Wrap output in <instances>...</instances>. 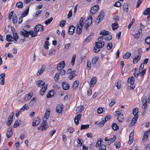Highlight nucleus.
<instances>
[{
  "label": "nucleus",
  "instance_id": "obj_1",
  "mask_svg": "<svg viewBox=\"0 0 150 150\" xmlns=\"http://www.w3.org/2000/svg\"><path fill=\"white\" fill-rule=\"evenodd\" d=\"M95 47H94V50L95 52H98L100 51V48L104 46V42L103 41L96 42L95 44Z\"/></svg>",
  "mask_w": 150,
  "mask_h": 150
},
{
  "label": "nucleus",
  "instance_id": "obj_2",
  "mask_svg": "<svg viewBox=\"0 0 150 150\" xmlns=\"http://www.w3.org/2000/svg\"><path fill=\"white\" fill-rule=\"evenodd\" d=\"M48 123L46 120H43L41 126L38 127V129H41L42 131H44L46 130L48 127Z\"/></svg>",
  "mask_w": 150,
  "mask_h": 150
},
{
  "label": "nucleus",
  "instance_id": "obj_3",
  "mask_svg": "<svg viewBox=\"0 0 150 150\" xmlns=\"http://www.w3.org/2000/svg\"><path fill=\"white\" fill-rule=\"evenodd\" d=\"M44 29L43 26L41 24L37 25L34 28V31L36 33L39 31H42Z\"/></svg>",
  "mask_w": 150,
  "mask_h": 150
},
{
  "label": "nucleus",
  "instance_id": "obj_4",
  "mask_svg": "<svg viewBox=\"0 0 150 150\" xmlns=\"http://www.w3.org/2000/svg\"><path fill=\"white\" fill-rule=\"evenodd\" d=\"M65 66V62L64 61H62L58 65L57 67V69L58 70H61Z\"/></svg>",
  "mask_w": 150,
  "mask_h": 150
},
{
  "label": "nucleus",
  "instance_id": "obj_5",
  "mask_svg": "<svg viewBox=\"0 0 150 150\" xmlns=\"http://www.w3.org/2000/svg\"><path fill=\"white\" fill-rule=\"evenodd\" d=\"M99 6L98 5H96L92 7L91 10L90 12L92 14H95L98 10Z\"/></svg>",
  "mask_w": 150,
  "mask_h": 150
},
{
  "label": "nucleus",
  "instance_id": "obj_6",
  "mask_svg": "<svg viewBox=\"0 0 150 150\" xmlns=\"http://www.w3.org/2000/svg\"><path fill=\"white\" fill-rule=\"evenodd\" d=\"M11 30L13 33L14 40L16 41L17 40L18 38V36L17 33L15 31L14 28H12Z\"/></svg>",
  "mask_w": 150,
  "mask_h": 150
},
{
  "label": "nucleus",
  "instance_id": "obj_7",
  "mask_svg": "<svg viewBox=\"0 0 150 150\" xmlns=\"http://www.w3.org/2000/svg\"><path fill=\"white\" fill-rule=\"evenodd\" d=\"M5 74L4 73L0 75V83L1 85H4L5 82Z\"/></svg>",
  "mask_w": 150,
  "mask_h": 150
},
{
  "label": "nucleus",
  "instance_id": "obj_8",
  "mask_svg": "<svg viewBox=\"0 0 150 150\" xmlns=\"http://www.w3.org/2000/svg\"><path fill=\"white\" fill-rule=\"evenodd\" d=\"M147 98L146 97H144L142 100V108L143 109H146L147 108Z\"/></svg>",
  "mask_w": 150,
  "mask_h": 150
},
{
  "label": "nucleus",
  "instance_id": "obj_9",
  "mask_svg": "<svg viewBox=\"0 0 150 150\" xmlns=\"http://www.w3.org/2000/svg\"><path fill=\"white\" fill-rule=\"evenodd\" d=\"M45 69V66L44 65H42L40 68V69L37 73L36 75L37 76H38L42 74Z\"/></svg>",
  "mask_w": 150,
  "mask_h": 150
},
{
  "label": "nucleus",
  "instance_id": "obj_10",
  "mask_svg": "<svg viewBox=\"0 0 150 150\" xmlns=\"http://www.w3.org/2000/svg\"><path fill=\"white\" fill-rule=\"evenodd\" d=\"M104 13L103 11H101L100 13V14L98 17L97 19L96 20V21L98 23H99L100 21V20H102L104 16Z\"/></svg>",
  "mask_w": 150,
  "mask_h": 150
},
{
  "label": "nucleus",
  "instance_id": "obj_11",
  "mask_svg": "<svg viewBox=\"0 0 150 150\" xmlns=\"http://www.w3.org/2000/svg\"><path fill=\"white\" fill-rule=\"evenodd\" d=\"M104 13L103 11H101L100 13V14L98 17L97 19L96 20V21L98 23H99L100 21V20H102L104 16Z\"/></svg>",
  "mask_w": 150,
  "mask_h": 150
},
{
  "label": "nucleus",
  "instance_id": "obj_12",
  "mask_svg": "<svg viewBox=\"0 0 150 150\" xmlns=\"http://www.w3.org/2000/svg\"><path fill=\"white\" fill-rule=\"evenodd\" d=\"M40 122V119L38 117L35 118L33 120L32 126H35L38 125Z\"/></svg>",
  "mask_w": 150,
  "mask_h": 150
},
{
  "label": "nucleus",
  "instance_id": "obj_13",
  "mask_svg": "<svg viewBox=\"0 0 150 150\" xmlns=\"http://www.w3.org/2000/svg\"><path fill=\"white\" fill-rule=\"evenodd\" d=\"M29 11V8H27L26 10L22 13L21 16L20 17L19 19L20 20L21 19H22L24 17L27 16L28 13Z\"/></svg>",
  "mask_w": 150,
  "mask_h": 150
},
{
  "label": "nucleus",
  "instance_id": "obj_14",
  "mask_svg": "<svg viewBox=\"0 0 150 150\" xmlns=\"http://www.w3.org/2000/svg\"><path fill=\"white\" fill-rule=\"evenodd\" d=\"M96 82V77H94L92 78L90 81V87H93Z\"/></svg>",
  "mask_w": 150,
  "mask_h": 150
},
{
  "label": "nucleus",
  "instance_id": "obj_15",
  "mask_svg": "<svg viewBox=\"0 0 150 150\" xmlns=\"http://www.w3.org/2000/svg\"><path fill=\"white\" fill-rule=\"evenodd\" d=\"M138 119V116H134L131 122L130 123V126H133L136 123Z\"/></svg>",
  "mask_w": 150,
  "mask_h": 150
},
{
  "label": "nucleus",
  "instance_id": "obj_16",
  "mask_svg": "<svg viewBox=\"0 0 150 150\" xmlns=\"http://www.w3.org/2000/svg\"><path fill=\"white\" fill-rule=\"evenodd\" d=\"M63 107V105L62 104L59 105H57L56 108V111L59 113L62 112V110Z\"/></svg>",
  "mask_w": 150,
  "mask_h": 150
},
{
  "label": "nucleus",
  "instance_id": "obj_17",
  "mask_svg": "<svg viewBox=\"0 0 150 150\" xmlns=\"http://www.w3.org/2000/svg\"><path fill=\"white\" fill-rule=\"evenodd\" d=\"M47 87V85H46L44 87L42 88L40 90L39 93L42 96L44 94L45 92L46 91Z\"/></svg>",
  "mask_w": 150,
  "mask_h": 150
},
{
  "label": "nucleus",
  "instance_id": "obj_18",
  "mask_svg": "<svg viewBox=\"0 0 150 150\" xmlns=\"http://www.w3.org/2000/svg\"><path fill=\"white\" fill-rule=\"evenodd\" d=\"M12 128L11 127H9L8 128L7 132V137L8 138H9L12 136Z\"/></svg>",
  "mask_w": 150,
  "mask_h": 150
},
{
  "label": "nucleus",
  "instance_id": "obj_19",
  "mask_svg": "<svg viewBox=\"0 0 150 150\" xmlns=\"http://www.w3.org/2000/svg\"><path fill=\"white\" fill-rule=\"evenodd\" d=\"M134 132H132L130 133V135L129 136V141L128 142V143L129 144H131L132 143V142H133V137L134 136Z\"/></svg>",
  "mask_w": 150,
  "mask_h": 150
},
{
  "label": "nucleus",
  "instance_id": "obj_20",
  "mask_svg": "<svg viewBox=\"0 0 150 150\" xmlns=\"http://www.w3.org/2000/svg\"><path fill=\"white\" fill-rule=\"evenodd\" d=\"M75 30V27L73 25H71L69 29V33L70 35H72L73 34Z\"/></svg>",
  "mask_w": 150,
  "mask_h": 150
},
{
  "label": "nucleus",
  "instance_id": "obj_21",
  "mask_svg": "<svg viewBox=\"0 0 150 150\" xmlns=\"http://www.w3.org/2000/svg\"><path fill=\"white\" fill-rule=\"evenodd\" d=\"M12 113H13L12 115H11L8 117V121L7 122V124L8 126H10L12 122V120L13 114V112H12ZM11 115H12V114H11Z\"/></svg>",
  "mask_w": 150,
  "mask_h": 150
},
{
  "label": "nucleus",
  "instance_id": "obj_22",
  "mask_svg": "<svg viewBox=\"0 0 150 150\" xmlns=\"http://www.w3.org/2000/svg\"><path fill=\"white\" fill-rule=\"evenodd\" d=\"M81 115L79 114L77 115V116L75 117L74 121L76 125L79 124V121L80 120Z\"/></svg>",
  "mask_w": 150,
  "mask_h": 150
},
{
  "label": "nucleus",
  "instance_id": "obj_23",
  "mask_svg": "<svg viewBox=\"0 0 150 150\" xmlns=\"http://www.w3.org/2000/svg\"><path fill=\"white\" fill-rule=\"evenodd\" d=\"M62 87L64 90H67L69 88V85L67 82H63L62 83Z\"/></svg>",
  "mask_w": 150,
  "mask_h": 150
},
{
  "label": "nucleus",
  "instance_id": "obj_24",
  "mask_svg": "<svg viewBox=\"0 0 150 150\" xmlns=\"http://www.w3.org/2000/svg\"><path fill=\"white\" fill-rule=\"evenodd\" d=\"M150 133V131H146L145 133L143 135V138H142V140L145 141H146L148 137L149 134Z\"/></svg>",
  "mask_w": 150,
  "mask_h": 150
},
{
  "label": "nucleus",
  "instance_id": "obj_25",
  "mask_svg": "<svg viewBox=\"0 0 150 150\" xmlns=\"http://www.w3.org/2000/svg\"><path fill=\"white\" fill-rule=\"evenodd\" d=\"M33 96V93H29L25 95L24 100L26 101H28Z\"/></svg>",
  "mask_w": 150,
  "mask_h": 150
},
{
  "label": "nucleus",
  "instance_id": "obj_26",
  "mask_svg": "<svg viewBox=\"0 0 150 150\" xmlns=\"http://www.w3.org/2000/svg\"><path fill=\"white\" fill-rule=\"evenodd\" d=\"M128 82L132 85H133L134 83V79L133 76H131L129 77L127 80Z\"/></svg>",
  "mask_w": 150,
  "mask_h": 150
},
{
  "label": "nucleus",
  "instance_id": "obj_27",
  "mask_svg": "<svg viewBox=\"0 0 150 150\" xmlns=\"http://www.w3.org/2000/svg\"><path fill=\"white\" fill-rule=\"evenodd\" d=\"M36 83L38 86L40 87L44 85L45 82L44 81L40 80L37 81Z\"/></svg>",
  "mask_w": 150,
  "mask_h": 150
},
{
  "label": "nucleus",
  "instance_id": "obj_28",
  "mask_svg": "<svg viewBox=\"0 0 150 150\" xmlns=\"http://www.w3.org/2000/svg\"><path fill=\"white\" fill-rule=\"evenodd\" d=\"M141 56L139 55L135 57L133 59V63L134 64L137 63L140 59Z\"/></svg>",
  "mask_w": 150,
  "mask_h": 150
},
{
  "label": "nucleus",
  "instance_id": "obj_29",
  "mask_svg": "<svg viewBox=\"0 0 150 150\" xmlns=\"http://www.w3.org/2000/svg\"><path fill=\"white\" fill-rule=\"evenodd\" d=\"M117 119L118 121L120 122H122L124 120V117L122 114L118 115Z\"/></svg>",
  "mask_w": 150,
  "mask_h": 150
},
{
  "label": "nucleus",
  "instance_id": "obj_30",
  "mask_svg": "<svg viewBox=\"0 0 150 150\" xmlns=\"http://www.w3.org/2000/svg\"><path fill=\"white\" fill-rule=\"evenodd\" d=\"M21 123V121L19 120H16L14 124L13 127L14 128L17 127L20 125Z\"/></svg>",
  "mask_w": 150,
  "mask_h": 150
},
{
  "label": "nucleus",
  "instance_id": "obj_31",
  "mask_svg": "<svg viewBox=\"0 0 150 150\" xmlns=\"http://www.w3.org/2000/svg\"><path fill=\"white\" fill-rule=\"evenodd\" d=\"M29 108L28 106V105L27 104H25L23 107H22L21 109V111H22V112L25 110H28Z\"/></svg>",
  "mask_w": 150,
  "mask_h": 150
},
{
  "label": "nucleus",
  "instance_id": "obj_32",
  "mask_svg": "<svg viewBox=\"0 0 150 150\" xmlns=\"http://www.w3.org/2000/svg\"><path fill=\"white\" fill-rule=\"evenodd\" d=\"M84 109V108L82 106H80L78 107L76 109L77 113H80Z\"/></svg>",
  "mask_w": 150,
  "mask_h": 150
},
{
  "label": "nucleus",
  "instance_id": "obj_33",
  "mask_svg": "<svg viewBox=\"0 0 150 150\" xmlns=\"http://www.w3.org/2000/svg\"><path fill=\"white\" fill-rule=\"evenodd\" d=\"M79 84V81H75L73 83L72 86V88L73 90H75L78 86Z\"/></svg>",
  "mask_w": 150,
  "mask_h": 150
},
{
  "label": "nucleus",
  "instance_id": "obj_34",
  "mask_svg": "<svg viewBox=\"0 0 150 150\" xmlns=\"http://www.w3.org/2000/svg\"><path fill=\"white\" fill-rule=\"evenodd\" d=\"M54 91L53 90L50 91L47 96V97L50 98L54 95Z\"/></svg>",
  "mask_w": 150,
  "mask_h": 150
},
{
  "label": "nucleus",
  "instance_id": "obj_35",
  "mask_svg": "<svg viewBox=\"0 0 150 150\" xmlns=\"http://www.w3.org/2000/svg\"><path fill=\"white\" fill-rule=\"evenodd\" d=\"M50 110H47L46 111L45 113V116L44 117L45 118L46 121L48 119L49 116L50 115Z\"/></svg>",
  "mask_w": 150,
  "mask_h": 150
},
{
  "label": "nucleus",
  "instance_id": "obj_36",
  "mask_svg": "<svg viewBox=\"0 0 150 150\" xmlns=\"http://www.w3.org/2000/svg\"><path fill=\"white\" fill-rule=\"evenodd\" d=\"M112 129L114 130H117L119 128V126L115 123H113L112 125Z\"/></svg>",
  "mask_w": 150,
  "mask_h": 150
},
{
  "label": "nucleus",
  "instance_id": "obj_37",
  "mask_svg": "<svg viewBox=\"0 0 150 150\" xmlns=\"http://www.w3.org/2000/svg\"><path fill=\"white\" fill-rule=\"evenodd\" d=\"M118 25L117 22H115L112 25V27L113 30L116 29L118 27Z\"/></svg>",
  "mask_w": 150,
  "mask_h": 150
},
{
  "label": "nucleus",
  "instance_id": "obj_38",
  "mask_svg": "<svg viewBox=\"0 0 150 150\" xmlns=\"http://www.w3.org/2000/svg\"><path fill=\"white\" fill-rule=\"evenodd\" d=\"M123 8L124 11L127 12L128 9V4L126 3H124L123 6Z\"/></svg>",
  "mask_w": 150,
  "mask_h": 150
},
{
  "label": "nucleus",
  "instance_id": "obj_39",
  "mask_svg": "<svg viewBox=\"0 0 150 150\" xmlns=\"http://www.w3.org/2000/svg\"><path fill=\"white\" fill-rule=\"evenodd\" d=\"M131 55V53L129 52H127L123 56L125 59H128Z\"/></svg>",
  "mask_w": 150,
  "mask_h": 150
},
{
  "label": "nucleus",
  "instance_id": "obj_40",
  "mask_svg": "<svg viewBox=\"0 0 150 150\" xmlns=\"http://www.w3.org/2000/svg\"><path fill=\"white\" fill-rule=\"evenodd\" d=\"M36 102V99L35 98H33L30 101L29 104L30 106H33L34 104Z\"/></svg>",
  "mask_w": 150,
  "mask_h": 150
},
{
  "label": "nucleus",
  "instance_id": "obj_41",
  "mask_svg": "<svg viewBox=\"0 0 150 150\" xmlns=\"http://www.w3.org/2000/svg\"><path fill=\"white\" fill-rule=\"evenodd\" d=\"M144 14L145 15H150V8H146L144 11Z\"/></svg>",
  "mask_w": 150,
  "mask_h": 150
},
{
  "label": "nucleus",
  "instance_id": "obj_42",
  "mask_svg": "<svg viewBox=\"0 0 150 150\" xmlns=\"http://www.w3.org/2000/svg\"><path fill=\"white\" fill-rule=\"evenodd\" d=\"M109 34V32L105 30H102L100 31V34L104 35H108Z\"/></svg>",
  "mask_w": 150,
  "mask_h": 150
},
{
  "label": "nucleus",
  "instance_id": "obj_43",
  "mask_svg": "<svg viewBox=\"0 0 150 150\" xmlns=\"http://www.w3.org/2000/svg\"><path fill=\"white\" fill-rule=\"evenodd\" d=\"M107 118V116H106L104 119V120H103L102 121L99 123V125L101 127H102L104 123H105V122L106 121V119Z\"/></svg>",
  "mask_w": 150,
  "mask_h": 150
},
{
  "label": "nucleus",
  "instance_id": "obj_44",
  "mask_svg": "<svg viewBox=\"0 0 150 150\" xmlns=\"http://www.w3.org/2000/svg\"><path fill=\"white\" fill-rule=\"evenodd\" d=\"M82 28L79 26V25H78L77 28V33L78 35L80 34L82 32Z\"/></svg>",
  "mask_w": 150,
  "mask_h": 150
},
{
  "label": "nucleus",
  "instance_id": "obj_45",
  "mask_svg": "<svg viewBox=\"0 0 150 150\" xmlns=\"http://www.w3.org/2000/svg\"><path fill=\"white\" fill-rule=\"evenodd\" d=\"M84 18L83 17H82L81 18V19L80 21L79 22V25H80V27L81 28H82L83 25H84Z\"/></svg>",
  "mask_w": 150,
  "mask_h": 150
},
{
  "label": "nucleus",
  "instance_id": "obj_46",
  "mask_svg": "<svg viewBox=\"0 0 150 150\" xmlns=\"http://www.w3.org/2000/svg\"><path fill=\"white\" fill-rule=\"evenodd\" d=\"M13 38V37L12 36L10 35H6V40L8 42H11L13 41L12 39Z\"/></svg>",
  "mask_w": 150,
  "mask_h": 150
},
{
  "label": "nucleus",
  "instance_id": "obj_47",
  "mask_svg": "<svg viewBox=\"0 0 150 150\" xmlns=\"http://www.w3.org/2000/svg\"><path fill=\"white\" fill-rule=\"evenodd\" d=\"M28 34L31 35L32 37H34L37 35V33L36 32L35 33L33 31L30 30L28 32Z\"/></svg>",
  "mask_w": 150,
  "mask_h": 150
},
{
  "label": "nucleus",
  "instance_id": "obj_48",
  "mask_svg": "<svg viewBox=\"0 0 150 150\" xmlns=\"http://www.w3.org/2000/svg\"><path fill=\"white\" fill-rule=\"evenodd\" d=\"M92 16L90 15L89 16L88 18L87 19L86 23L91 24L92 23Z\"/></svg>",
  "mask_w": 150,
  "mask_h": 150
},
{
  "label": "nucleus",
  "instance_id": "obj_49",
  "mask_svg": "<svg viewBox=\"0 0 150 150\" xmlns=\"http://www.w3.org/2000/svg\"><path fill=\"white\" fill-rule=\"evenodd\" d=\"M16 6L19 8H21L23 6V3L21 1L18 2L16 4Z\"/></svg>",
  "mask_w": 150,
  "mask_h": 150
},
{
  "label": "nucleus",
  "instance_id": "obj_50",
  "mask_svg": "<svg viewBox=\"0 0 150 150\" xmlns=\"http://www.w3.org/2000/svg\"><path fill=\"white\" fill-rule=\"evenodd\" d=\"M53 18H51L48 19H47L45 21V23L46 25H48L52 21Z\"/></svg>",
  "mask_w": 150,
  "mask_h": 150
},
{
  "label": "nucleus",
  "instance_id": "obj_51",
  "mask_svg": "<svg viewBox=\"0 0 150 150\" xmlns=\"http://www.w3.org/2000/svg\"><path fill=\"white\" fill-rule=\"evenodd\" d=\"M89 127V125L88 124L87 125H81V129H88Z\"/></svg>",
  "mask_w": 150,
  "mask_h": 150
},
{
  "label": "nucleus",
  "instance_id": "obj_52",
  "mask_svg": "<svg viewBox=\"0 0 150 150\" xmlns=\"http://www.w3.org/2000/svg\"><path fill=\"white\" fill-rule=\"evenodd\" d=\"M76 57V55L75 54H73L71 62V64L73 66L74 64Z\"/></svg>",
  "mask_w": 150,
  "mask_h": 150
},
{
  "label": "nucleus",
  "instance_id": "obj_53",
  "mask_svg": "<svg viewBox=\"0 0 150 150\" xmlns=\"http://www.w3.org/2000/svg\"><path fill=\"white\" fill-rule=\"evenodd\" d=\"M99 150H106V146L103 144L101 145L99 147Z\"/></svg>",
  "mask_w": 150,
  "mask_h": 150
},
{
  "label": "nucleus",
  "instance_id": "obj_54",
  "mask_svg": "<svg viewBox=\"0 0 150 150\" xmlns=\"http://www.w3.org/2000/svg\"><path fill=\"white\" fill-rule=\"evenodd\" d=\"M138 108H135L133 109V114L134 116H138L137 113L138 112Z\"/></svg>",
  "mask_w": 150,
  "mask_h": 150
},
{
  "label": "nucleus",
  "instance_id": "obj_55",
  "mask_svg": "<svg viewBox=\"0 0 150 150\" xmlns=\"http://www.w3.org/2000/svg\"><path fill=\"white\" fill-rule=\"evenodd\" d=\"M98 58L96 57H94L92 59V64H95L98 60Z\"/></svg>",
  "mask_w": 150,
  "mask_h": 150
},
{
  "label": "nucleus",
  "instance_id": "obj_56",
  "mask_svg": "<svg viewBox=\"0 0 150 150\" xmlns=\"http://www.w3.org/2000/svg\"><path fill=\"white\" fill-rule=\"evenodd\" d=\"M113 19L115 22H117H117L119 21V17L117 15H115L113 16Z\"/></svg>",
  "mask_w": 150,
  "mask_h": 150
},
{
  "label": "nucleus",
  "instance_id": "obj_57",
  "mask_svg": "<svg viewBox=\"0 0 150 150\" xmlns=\"http://www.w3.org/2000/svg\"><path fill=\"white\" fill-rule=\"evenodd\" d=\"M66 22V21L65 20H62L60 22L59 25L60 26L62 27H64Z\"/></svg>",
  "mask_w": 150,
  "mask_h": 150
},
{
  "label": "nucleus",
  "instance_id": "obj_58",
  "mask_svg": "<svg viewBox=\"0 0 150 150\" xmlns=\"http://www.w3.org/2000/svg\"><path fill=\"white\" fill-rule=\"evenodd\" d=\"M145 41L147 44L150 45V36H148L145 39Z\"/></svg>",
  "mask_w": 150,
  "mask_h": 150
},
{
  "label": "nucleus",
  "instance_id": "obj_59",
  "mask_svg": "<svg viewBox=\"0 0 150 150\" xmlns=\"http://www.w3.org/2000/svg\"><path fill=\"white\" fill-rule=\"evenodd\" d=\"M115 145L116 149H118L120 146V144L119 142L116 141L115 143Z\"/></svg>",
  "mask_w": 150,
  "mask_h": 150
},
{
  "label": "nucleus",
  "instance_id": "obj_60",
  "mask_svg": "<svg viewBox=\"0 0 150 150\" xmlns=\"http://www.w3.org/2000/svg\"><path fill=\"white\" fill-rule=\"evenodd\" d=\"M91 35H89L85 40L84 42L87 43L89 42L91 39Z\"/></svg>",
  "mask_w": 150,
  "mask_h": 150
},
{
  "label": "nucleus",
  "instance_id": "obj_61",
  "mask_svg": "<svg viewBox=\"0 0 150 150\" xmlns=\"http://www.w3.org/2000/svg\"><path fill=\"white\" fill-rule=\"evenodd\" d=\"M50 44L49 43V42L48 41H46L45 42V44L44 45V47L46 49H48L49 48L48 46Z\"/></svg>",
  "mask_w": 150,
  "mask_h": 150
},
{
  "label": "nucleus",
  "instance_id": "obj_62",
  "mask_svg": "<svg viewBox=\"0 0 150 150\" xmlns=\"http://www.w3.org/2000/svg\"><path fill=\"white\" fill-rule=\"evenodd\" d=\"M139 71H138L137 69H135V73L134 74V76L135 77L138 76L139 74Z\"/></svg>",
  "mask_w": 150,
  "mask_h": 150
},
{
  "label": "nucleus",
  "instance_id": "obj_63",
  "mask_svg": "<svg viewBox=\"0 0 150 150\" xmlns=\"http://www.w3.org/2000/svg\"><path fill=\"white\" fill-rule=\"evenodd\" d=\"M108 35V37L107 36H106L105 37V40H111L112 38V36L111 35L109 34Z\"/></svg>",
  "mask_w": 150,
  "mask_h": 150
},
{
  "label": "nucleus",
  "instance_id": "obj_64",
  "mask_svg": "<svg viewBox=\"0 0 150 150\" xmlns=\"http://www.w3.org/2000/svg\"><path fill=\"white\" fill-rule=\"evenodd\" d=\"M13 22L14 24H16L17 21V18L16 16H13Z\"/></svg>",
  "mask_w": 150,
  "mask_h": 150
}]
</instances>
